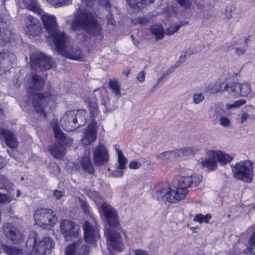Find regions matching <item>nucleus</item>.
<instances>
[{"label": "nucleus", "instance_id": "aec40b11", "mask_svg": "<svg viewBox=\"0 0 255 255\" xmlns=\"http://www.w3.org/2000/svg\"><path fill=\"white\" fill-rule=\"evenodd\" d=\"M90 252L89 246L84 244L81 240L69 245L65 252V255H88Z\"/></svg>", "mask_w": 255, "mask_h": 255}, {"label": "nucleus", "instance_id": "423d86ee", "mask_svg": "<svg viewBox=\"0 0 255 255\" xmlns=\"http://www.w3.org/2000/svg\"><path fill=\"white\" fill-rule=\"evenodd\" d=\"M40 15L44 27L48 33V40L49 41L54 42L59 38L63 39L65 32L58 30V24L56 21V17L41 10Z\"/></svg>", "mask_w": 255, "mask_h": 255}, {"label": "nucleus", "instance_id": "de8ad7c7", "mask_svg": "<svg viewBox=\"0 0 255 255\" xmlns=\"http://www.w3.org/2000/svg\"><path fill=\"white\" fill-rule=\"evenodd\" d=\"M220 124L224 128H228L231 125V121L228 118L222 115L219 119Z\"/></svg>", "mask_w": 255, "mask_h": 255}, {"label": "nucleus", "instance_id": "4c0bfd02", "mask_svg": "<svg viewBox=\"0 0 255 255\" xmlns=\"http://www.w3.org/2000/svg\"><path fill=\"white\" fill-rule=\"evenodd\" d=\"M237 89L239 90V92L240 96H246L249 95L251 91V86L250 84L247 83L239 84Z\"/></svg>", "mask_w": 255, "mask_h": 255}, {"label": "nucleus", "instance_id": "338daca9", "mask_svg": "<svg viewBox=\"0 0 255 255\" xmlns=\"http://www.w3.org/2000/svg\"><path fill=\"white\" fill-rule=\"evenodd\" d=\"M180 61L181 62H183L186 60V54H184V55H181L179 58Z\"/></svg>", "mask_w": 255, "mask_h": 255}, {"label": "nucleus", "instance_id": "2f4dec72", "mask_svg": "<svg viewBox=\"0 0 255 255\" xmlns=\"http://www.w3.org/2000/svg\"><path fill=\"white\" fill-rule=\"evenodd\" d=\"M151 33L155 36L157 40H161L164 37V31L163 27L159 24H155L150 28Z\"/></svg>", "mask_w": 255, "mask_h": 255}, {"label": "nucleus", "instance_id": "864d4df0", "mask_svg": "<svg viewBox=\"0 0 255 255\" xmlns=\"http://www.w3.org/2000/svg\"><path fill=\"white\" fill-rule=\"evenodd\" d=\"M80 206L83 212L88 213L89 212V206L84 200H81L80 201Z\"/></svg>", "mask_w": 255, "mask_h": 255}, {"label": "nucleus", "instance_id": "b1692460", "mask_svg": "<svg viewBox=\"0 0 255 255\" xmlns=\"http://www.w3.org/2000/svg\"><path fill=\"white\" fill-rule=\"evenodd\" d=\"M90 150H86L84 155L82 157L80 163L83 169L90 174H93L95 170L90 160Z\"/></svg>", "mask_w": 255, "mask_h": 255}, {"label": "nucleus", "instance_id": "37998d69", "mask_svg": "<svg viewBox=\"0 0 255 255\" xmlns=\"http://www.w3.org/2000/svg\"><path fill=\"white\" fill-rule=\"evenodd\" d=\"M183 25V23L181 22L180 24H173L170 25L165 31L166 35H170L174 34L179 30L180 27Z\"/></svg>", "mask_w": 255, "mask_h": 255}, {"label": "nucleus", "instance_id": "bb28decb", "mask_svg": "<svg viewBox=\"0 0 255 255\" xmlns=\"http://www.w3.org/2000/svg\"><path fill=\"white\" fill-rule=\"evenodd\" d=\"M228 86V81H225L222 82L220 80H218L214 83L210 84L208 88L211 93L215 94L218 92L225 91Z\"/></svg>", "mask_w": 255, "mask_h": 255}, {"label": "nucleus", "instance_id": "774afa93", "mask_svg": "<svg viewBox=\"0 0 255 255\" xmlns=\"http://www.w3.org/2000/svg\"><path fill=\"white\" fill-rule=\"evenodd\" d=\"M138 18L136 19H131L132 23L135 25L139 24Z\"/></svg>", "mask_w": 255, "mask_h": 255}, {"label": "nucleus", "instance_id": "79ce46f5", "mask_svg": "<svg viewBox=\"0 0 255 255\" xmlns=\"http://www.w3.org/2000/svg\"><path fill=\"white\" fill-rule=\"evenodd\" d=\"M89 109L91 114V121L93 118L96 117L99 114L98 106L97 103L90 102L89 103Z\"/></svg>", "mask_w": 255, "mask_h": 255}, {"label": "nucleus", "instance_id": "c756f323", "mask_svg": "<svg viewBox=\"0 0 255 255\" xmlns=\"http://www.w3.org/2000/svg\"><path fill=\"white\" fill-rule=\"evenodd\" d=\"M199 149L194 147H186L176 150L178 158L181 156H188L193 155L199 151Z\"/></svg>", "mask_w": 255, "mask_h": 255}, {"label": "nucleus", "instance_id": "0eeeda50", "mask_svg": "<svg viewBox=\"0 0 255 255\" xmlns=\"http://www.w3.org/2000/svg\"><path fill=\"white\" fill-rule=\"evenodd\" d=\"M153 197L161 203L169 202L175 203L185 197V193L181 192L180 189L171 190L168 184L165 185L161 188L158 189L153 194Z\"/></svg>", "mask_w": 255, "mask_h": 255}, {"label": "nucleus", "instance_id": "6e6552de", "mask_svg": "<svg viewBox=\"0 0 255 255\" xmlns=\"http://www.w3.org/2000/svg\"><path fill=\"white\" fill-rule=\"evenodd\" d=\"M233 159V157L221 151H211L209 154L208 158L202 162L203 167L209 170H214L217 167V162L222 165L230 163Z\"/></svg>", "mask_w": 255, "mask_h": 255}, {"label": "nucleus", "instance_id": "4be33fe9", "mask_svg": "<svg viewBox=\"0 0 255 255\" xmlns=\"http://www.w3.org/2000/svg\"><path fill=\"white\" fill-rule=\"evenodd\" d=\"M28 23L25 29V33L29 36L36 37L40 33L42 28L38 19L31 15L27 16Z\"/></svg>", "mask_w": 255, "mask_h": 255}, {"label": "nucleus", "instance_id": "58836bf2", "mask_svg": "<svg viewBox=\"0 0 255 255\" xmlns=\"http://www.w3.org/2000/svg\"><path fill=\"white\" fill-rule=\"evenodd\" d=\"M238 86H239L238 83H231L228 81V86L225 91H228L231 95L238 97L240 96V94L239 90L237 89Z\"/></svg>", "mask_w": 255, "mask_h": 255}, {"label": "nucleus", "instance_id": "ea45409f", "mask_svg": "<svg viewBox=\"0 0 255 255\" xmlns=\"http://www.w3.org/2000/svg\"><path fill=\"white\" fill-rule=\"evenodd\" d=\"M110 88L116 96L121 95L120 84L117 80L111 79L109 82Z\"/></svg>", "mask_w": 255, "mask_h": 255}, {"label": "nucleus", "instance_id": "f03ea898", "mask_svg": "<svg viewBox=\"0 0 255 255\" xmlns=\"http://www.w3.org/2000/svg\"><path fill=\"white\" fill-rule=\"evenodd\" d=\"M71 28L74 31L82 29L88 34L96 36L100 35L102 30L95 14L87 8H81L75 12Z\"/></svg>", "mask_w": 255, "mask_h": 255}, {"label": "nucleus", "instance_id": "a18cd8bd", "mask_svg": "<svg viewBox=\"0 0 255 255\" xmlns=\"http://www.w3.org/2000/svg\"><path fill=\"white\" fill-rule=\"evenodd\" d=\"M205 99L203 94L201 92H197L193 96V102L195 104H199Z\"/></svg>", "mask_w": 255, "mask_h": 255}, {"label": "nucleus", "instance_id": "0e129e2a", "mask_svg": "<svg viewBox=\"0 0 255 255\" xmlns=\"http://www.w3.org/2000/svg\"><path fill=\"white\" fill-rule=\"evenodd\" d=\"M249 243L250 245L255 246V231L254 232L253 234L250 237L249 240Z\"/></svg>", "mask_w": 255, "mask_h": 255}, {"label": "nucleus", "instance_id": "20e7f679", "mask_svg": "<svg viewBox=\"0 0 255 255\" xmlns=\"http://www.w3.org/2000/svg\"><path fill=\"white\" fill-rule=\"evenodd\" d=\"M63 39L59 38L53 43L55 50L64 57L77 61H83L84 55L81 49L77 47L71 45L68 41V37L66 34L64 35Z\"/></svg>", "mask_w": 255, "mask_h": 255}, {"label": "nucleus", "instance_id": "1a4fd4ad", "mask_svg": "<svg viewBox=\"0 0 255 255\" xmlns=\"http://www.w3.org/2000/svg\"><path fill=\"white\" fill-rule=\"evenodd\" d=\"M1 235L6 242L13 244H19L24 240L22 232L11 223H6L1 227Z\"/></svg>", "mask_w": 255, "mask_h": 255}, {"label": "nucleus", "instance_id": "603ef678", "mask_svg": "<svg viewBox=\"0 0 255 255\" xmlns=\"http://www.w3.org/2000/svg\"><path fill=\"white\" fill-rule=\"evenodd\" d=\"M141 163L135 160L131 161L129 164V167L130 169H138L141 166Z\"/></svg>", "mask_w": 255, "mask_h": 255}, {"label": "nucleus", "instance_id": "7c9ffc66", "mask_svg": "<svg viewBox=\"0 0 255 255\" xmlns=\"http://www.w3.org/2000/svg\"><path fill=\"white\" fill-rule=\"evenodd\" d=\"M128 5L131 8H140L144 5L152 3L154 0H126Z\"/></svg>", "mask_w": 255, "mask_h": 255}, {"label": "nucleus", "instance_id": "69168bd1", "mask_svg": "<svg viewBox=\"0 0 255 255\" xmlns=\"http://www.w3.org/2000/svg\"><path fill=\"white\" fill-rule=\"evenodd\" d=\"M232 11L231 9H227L226 10V16L227 18L230 19L232 17Z\"/></svg>", "mask_w": 255, "mask_h": 255}, {"label": "nucleus", "instance_id": "5fc2aeb1", "mask_svg": "<svg viewBox=\"0 0 255 255\" xmlns=\"http://www.w3.org/2000/svg\"><path fill=\"white\" fill-rule=\"evenodd\" d=\"M246 103V101L245 100H239L236 101L233 104L230 105V108L233 107H239L243 105H244ZM229 108V107H228Z\"/></svg>", "mask_w": 255, "mask_h": 255}, {"label": "nucleus", "instance_id": "052dcab7", "mask_svg": "<svg viewBox=\"0 0 255 255\" xmlns=\"http://www.w3.org/2000/svg\"><path fill=\"white\" fill-rule=\"evenodd\" d=\"M170 73H171V72L169 71H167L165 73H164L162 75L161 77L158 80V81H157L158 83H161L162 82V80L164 78H165V77H166L167 76H168Z\"/></svg>", "mask_w": 255, "mask_h": 255}, {"label": "nucleus", "instance_id": "7ed1b4c3", "mask_svg": "<svg viewBox=\"0 0 255 255\" xmlns=\"http://www.w3.org/2000/svg\"><path fill=\"white\" fill-rule=\"evenodd\" d=\"M54 246V242L51 238L45 237L40 240L38 234L35 232L30 233L26 242L28 254L48 255L51 253Z\"/></svg>", "mask_w": 255, "mask_h": 255}, {"label": "nucleus", "instance_id": "6e6d98bb", "mask_svg": "<svg viewBox=\"0 0 255 255\" xmlns=\"http://www.w3.org/2000/svg\"><path fill=\"white\" fill-rule=\"evenodd\" d=\"M109 103V99L107 96L103 97L101 100V104L105 106L106 111H111L108 109V104Z\"/></svg>", "mask_w": 255, "mask_h": 255}, {"label": "nucleus", "instance_id": "f8f14e48", "mask_svg": "<svg viewBox=\"0 0 255 255\" xmlns=\"http://www.w3.org/2000/svg\"><path fill=\"white\" fill-rule=\"evenodd\" d=\"M53 64L52 59L41 52H36L30 56L31 68L36 71L48 70L52 68Z\"/></svg>", "mask_w": 255, "mask_h": 255}, {"label": "nucleus", "instance_id": "13d9d810", "mask_svg": "<svg viewBox=\"0 0 255 255\" xmlns=\"http://www.w3.org/2000/svg\"><path fill=\"white\" fill-rule=\"evenodd\" d=\"M247 47L245 48H239V47H236L235 48V53L238 55H244L246 51Z\"/></svg>", "mask_w": 255, "mask_h": 255}, {"label": "nucleus", "instance_id": "c85d7f7f", "mask_svg": "<svg viewBox=\"0 0 255 255\" xmlns=\"http://www.w3.org/2000/svg\"><path fill=\"white\" fill-rule=\"evenodd\" d=\"M176 150L162 152L157 156V158L164 162H172L176 160L178 158Z\"/></svg>", "mask_w": 255, "mask_h": 255}, {"label": "nucleus", "instance_id": "9b49d317", "mask_svg": "<svg viewBox=\"0 0 255 255\" xmlns=\"http://www.w3.org/2000/svg\"><path fill=\"white\" fill-rule=\"evenodd\" d=\"M34 219L40 226L47 229L55 224L58 220L54 213L49 209H37L35 213Z\"/></svg>", "mask_w": 255, "mask_h": 255}, {"label": "nucleus", "instance_id": "3c124183", "mask_svg": "<svg viewBox=\"0 0 255 255\" xmlns=\"http://www.w3.org/2000/svg\"><path fill=\"white\" fill-rule=\"evenodd\" d=\"M106 19L107 20V24L111 25L113 26H114L116 24V21L113 19V15L112 13L109 12L108 14L106 15Z\"/></svg>", "mask_w": 255, "mask_h": 255}, {"label": "nucleus", "instance_id": "f704fd0d", "mask_svg": "<svg viewBox=\"0 0 255 255\" xmlns=\"http://www.w3.org/2000/svg\"><path fill=\"white\" fill-rule=\"evenodd\" d=\"M11 35V31L8 29L3 28L2 30H0V43L9 42Z\"/></svg>", "mask_w": 255, "mask_h": 255}, {"label": "nucleus", "instance_id": "a19ab883", "mask_svg": "<svg viewBox=\"0 0 255 255\" xmlns=\"http://www.w3.org/2000/svg\"><path fill=\"white\" fill-rule=\"evenodd\" d=\"M212 216L210 214H207L205 215H203L201 214L196 215L194 219V222H198L200 224L202 223H205L206 224L209 223L210 220L211 219Z\"/></svg>", "mask_w": 255, "mask_h": 255}, {"label": "nucleus", "instance_id": "6ab92c4d", "mask_svg": "<svg viewBox=\"0 0 255 255\" xmlns=\"http://www.w3.org/2000/svg\"><path fill=\"white\" fill-rule=\"evenodd\" d=\"M99 210L100 212H103L107 222L110 226H117L119 222L117 213L111 206L104 203L101 205V209H99Z\"/></svg>", "mask_w": 255, "mask_h": 255}, {"label": "nucleus", "instance_id": "c03bdc74", "mask_svg": "<svg viewBox=\"0 0 255 255\" xmlns=\"http://www.w3.org/2000/svg\"><path fill=\"white\" fill-rule=\"evenodd\" d=\"M13 200H14V198L12 196L0 193V204H8Z\"/></svg>", "mask_w": 255, "mask_h": 255}, {"label": "nucleus", "instance_id": "bf43d9fd", "mask_svg": "<svg viewBox=\"0 0 255 255\" xmlns=\"http://www.w3.org/2000/svg\"><path fill=\"white\" fill-rule=\"evenodd\" d=\"M139 24L141 25H145L149 22V19L145 17H142L138 18Z\"/></svg>", "mask_w": 255, "mask_h": 255}, {"label": "nucleus", "instance_id": "4468645a", "mask_svg": "<svg viewBox=\"0 0 255 255\" xmlns=\"http://www.w3.org/2000/svg\"><path fill=\"white\" fill-rule=\"evenodd\" d=\"M94 162L96 166H101L109 160V152L107 147L100 142L93 150Z\"/></svg>", "mask_w": 255, "mask_h": 255}, {"label": "nucleus", "instance_id": "9d476101", "mask_svg": "<svg viewBox=\"0 0 255 255\" xmlns=\"http://www.w3.org/2000/svg\"><path fill=\"white\" fill-rule=\"evenodd\" d=\"M232 171L235 178L246 182H250L253 179V167L249 161L237 163L232 167Z\"/></svg>", "mask_w": 255, "mask_h": 255}, {"label": "nucleus", "instance_id": "473e14b6", "mask_svg": "<svg viewBox=\"0 0 255 255\" xmlns=\"http://www.w3.org/2000/svg\"><path fill=\"white\" fill-rule=\"evenodd\" d=\"M53 130L55 137L59 142V143L65 144L69 143L68 138L64 135L58 126H55L53 128Z\"/></svg>", "mask_w": 255, "mask_h": 255}, {"label": "nucleus", "instance_id": "e2e57ef3", "mask_svg": "<svg viewBox=\"0 0 255 255\" xmlns=\"http://www.w3.org/2000/svg\"><path fill=\"white\" fill-rule=\"evenodd\" d=\"M6 165V162L5 158L2 156H0V169L4 167Z\"/></svg>", "mask_w": 255, "mask_h": 255}, {"label": "nucleus", "instance_id": "ddd939ff", "mask_svg": "<svg viewBox=\"0 0 255 255\" xmlns=\"http://www.w3.org/2000/svg\"><path fill=\"white\" fill-rule=\"evenodd\" d=\"M176 179L178 182L177 188L180 189L181 192L184 193L186 196L189 192L187 189L197 186L202 180V177L200 175L193 174L190 176H177Z\"/></svg>", "mask_w": 255, "mask_h": 255}, {"label": "nucleus", "instance_id": "cd10ccee", "mask_svg": "<svg viewBox=\"0 0 255 255\" xmlns=\"http://www.w3.org/2000/svg\"><path fill=\"white\" fill-rule=\"evenodd\" d=\"M22 6L24 8L32 11L37 14L41 13V8L37 0H23Z\"/></svg>", "mask_w": 255, "mask_h": 255}, {"label": "nucleus", "instance_id": "2eb2a0df", "mask_svg": "<svg viewBox=\"0 0 255 255\" xmlns=\"http://www.w3.org/2000/svg\"><path fill=\"white\" fill-rule=\"evenodd\" d=\"M84 231V240L89 244H94L100 238L99 227L97 225H93L88 221H85L83 226Z\"/></svg>", "mask_w": 255, "mask_h": 255}, {"label": "nucleus", "instance_id": "dca6fc26", "mask_svg": "<svg viewBox=\"0 0 255 255\" xmlns=\"http://www.w3.org/2000/svg\"><path fill=\"white\" fill-rule=\"evenodd\" d=\"M80 227L69 220H64L60 223V231L66 239L77 237L79 235Z\"/></svg>", "mask_w": 255, "mask_h": 255}, {"label": "nucleus", "instance_id": "f257e3e1", "mask_svg": "<svg viewBox=\"0 0 255 255\" xmlns=\"http://www.w3.org/2000/svg\"><path fill=\"white\" fill-rule=\"evenodd\" d=\"M44 80L36 74H32L28 82L27 92L28 93V102H31L35 112L40 114L46 116L47 111L49 109L48 103L54 98L50 94L45 95L37 93L44 86Z\"/></svg>", "mask_w": 255, "mask_h": 255}, {"label": "nucleus", "instance_id": "49530a36", "mask_svg": "<svg viewBox=\"0 0 255 255\" xmlns=\"http://www.w3.org/2000/svg\"><path fill=\"white\" fill-rule=\"evenodd\" d=\"M49 3L55 5H63L69 4L71 0H47Z\"/></svg>", "mask_w": 255, "mask_h": 255}, {"label": "nucleus", "instance_id": "09e8293b", "mask_svg": "<svg viewBox=\"0 0 255 255\" xmlns=\"http://www.w3.org/2000/svg\"><path fill=\"white\" fill-rule=\"evenodd\" d=\"M177 2L182 7L185 8H189L191 6L193 0H176Z\"/></svg>", "mask_w": 255, "mask_h": 255}, {"label": "nucleus", "instance_id": "a878e982", "mask_svg": "<svg viewBox=\"0 0 255 255\" xmlns=\"http://www.w3.org/2000/svg\"><path fill=\"white\" fill-rule=\"evenodd\" d=\"M62 143H55L49 148L51 154L57 159L62 158L65 153V149L62 145Z\"/></svg>", "mask_w": 255, "mask_h": 255}, {"label": "nucleus", "instance_id": "e433bc0d", "mask_svg": "<svg viewBox=\"0 0 255 255\" xmlns=\"http://www.w3.org/2000/svg\"><path fill=\"white\" fill-rule=\"evenodd\" d=\"M13 184L4 176L0 175V189L10 190L13 187Z\"/></svg>", "mask_w": 255, "mask_h": 255}, {"label": "nucleus", "instance_id": "393cba45", "mask_svg": "<svg viewBox=\"0 0 255 255\" xmlns=\"http://www.w3.org/2000/svg\"><path fill=\"white\" fill-rule=\"evenodd\" d=\"M225 111L220 104H216L211 106L209 110V118L213 122H216L222 115Z\"/></svg>", "mask_w": 255, "mask_h": 255}, {"label": "nucleus", "instance_id": "39448f33", "mask_svg": "<svg viewBox=\"0 0 255 255\" xmlns=\"http://www.w3.org/2000/svg\"><path fill=\"white\" fill-rule=\"evenodd\" d=\"M86 114V112L84 110L68 111L63 115L60 124L65 130H74L85 125Z\"/></svg>", "mask_w": 255, "mask_h": 255}, {"label": "nucleus", "instance_id": "412c9836", "mask_svg": "<svg viewBox=\"0 0 255 255\" xmlns=\"http://www.w3.org/2000/svg\"><path fill=\"white\" fill-rule=\"evenodd\" d=\"M0 139L1 141H4L6 145L10 148H16L18 145L16 134L8 129H0Z\"/></svg>", "mask_w": 255, "mask_h": 255}, {"label": "nucleus", "instance_id": "680f3d73", "mask_svg": "<svg viewBox=\"0 0 255 255\" xmlns=\"http://www.w3.org/2000/svg\"><path fill=\"white\" fill-rule=\"evenodd\" d=\"M249 117H250V116L248 113H244V114H243V115H242V117H241V123L243 124L244 123H245L248 120V119L249 118Z\"/></svg>", "mask_w": 255, "mask_h": 255}, {"label": "nucleus", "instance_id": "8fccbe9b", "mask_svg": "<svg viewBox=\"0 0 255 255\" xmlns=\"http://www.w3.org/2000/svg\"><path fill=\"white\" fill-rule=\"evenodd\" d=\"M65 194L64 190L55 189L53 191V195L56 200H60Z\"/></svg>", "mask_w": 255, "mask_h": 255}, {"label": "nucleus", "instance_id": "4d7b16f0", "mask_svg": "<svg viewBox=\"0 0 255 255\" xmlns=\"http://www.w3.org/2000/svg\"><path fill=\"white\" fill-rule=\"evenodd\" d=\"M145 72L141 71L137 74L136 79L140 83H142L145 80Z\"/></svg>", "mask_w": 255, "mask_h": 255}, {"label": "nucleus", "instance_id": "5701e85b", "mask_svg": "<svg viewBox=\"0 0 255 255\" xmlns=\"http://www.w3.org/2000/svg\"><path fill=\"white\" fill-rule=\"evenodd\" d=\"M15 61V56L11 53H0V75L4 74Z\"/></svg>", "mask_w": 255, "mask_h": 255}, {"label": "nucleus", "instance_id": "c9c22d12", "mask_svg": "<svg viewBox=\"0 0 255 255\" xmlns=\"http://www.w3.org/2000/svg\"><path fill=\"white\" fill-rule=\"evenodd\" d=\"M115 149L118 156L119 167L121 169H124L126 167L127 159L124 156L122 150L117 147V145L115 146Z\"/></svg>", "mask_w": 255, "mask_h": 255}, {"label": "nucleus", "instance_id": "72a5a7b5", "mask_svg": "<svg viewBox=\"0 0 255 255\" xmlns=\"http://www.w3.org/2000/svg\"><path fill=\"white\" fill-rule=\"evenodd\" d=\"M1 247L3 252L9 255H20L22 253L21 249L11 246L2 244Z\"/></svg>", "mask_w": 255, "mask_h": 255}, {"label": "nucleus", "instance_id": "a211bd4d", "mask_svg": "<svg viewBox=\"0 0 255 255\" xmlns=\"http://www.w3.org/2000/svg\"><path fill=\"white\" fill-rule=\"evenodd\" d=\"M97 136V122L94 120H92L85 130L84 135L81 139L82 143L85 145H89L96 140Z\"/></svg>", "mask_w": 255, "mask_h": 255}, {"label": "nucleus", "instance_id": "f3484780", "mask_svg": "<svg viewBox=\"0 0 255 255\" xmlns=\"http://www.w3.org/2000/svg\"><path fill=\"white\" fill-rule=\"evenodd\" d=\"M107 243L108 248H113L118 252L123 249L122 237L119 233L115 231H109L107 234Z\"/></svg>", "mask_w": 255, "mask_h": 255}]
</instances>
